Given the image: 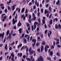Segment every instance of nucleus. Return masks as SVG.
Listing matches in <instances>:
<instances>
[{"instance_id":"f257e3e1","label":"nucleus","mask_w":61,"mask_h":61,"mask_svg":"<svg viewBox=\"0 0 61 61\" xmlns=\"http://www.w3.org/2000/svg\"><path fill=\"white\" fill-rule=\"evenodd\" d=\"M17 14L16 15V16H15V19L13 18L12 19V22L13 24L14 25H15V23H16V22H17V20L16 19L17 18Z\"/></svg>"},{"instance_id":"f03ea898","label":"nucleus","mask_w":61,"mask_h":61,"mask_svg":"<svg viewBox=\"0 0 61 61\" xmlns=\"http://www.w3.org/2000/svg\"><path fill=\"white\" fill-rule=\"evenodd\" d=\"M5 15V14H3L2 15H1L2 18H4L3 19H2L3 22H4V21H5V19L6 18H7V16H6V15ZM4 15H5V16L4 17Z\"/></svg>"},{"instance_id":"7ed1b4c3","label":"nucleus","mask_w":61,"mask_h":61,"mask_svg":"<svg viewBox=\"0 0 61 61\" xmlns=\"http://www.w3.org/2000/svg\"><path fill=\"white\" fill-rule=\"evenodd\" d=\"M32 42H34V44L33 43L32 44L33 47H34L35 46V45H36V39H32Z\"/></svg>"},{"instance_id":"20e7f679","label":"nucleus","mask_w":61,"mask_h":61,"mask_svg":"<svg viewBox=\"0 0 61 61\" xmlns=\"http://www.w3.org/2000/svg\"><path fill=\"white\" fill-rule=\"evenodd\" d=\"M38 61H43L44 59L43 57L41 56H40V57H39L38 59Z\"/></svg>"},{"instance_id":"39448f33","label":"nucleus","mask_w":61,"mask_h":61,"mask_svg":"<svg viewBox=\"0 0 61 61\" xmlns=\"http://www.w3.org/2000/svg\"><path fill=\"white\" fill-rule=\"evenodd\" d=\"M11 33H10L9 34V36L6 38L7 40H8L9 39H10V40H11V39L12 38L11 36Z\"/></svg>"},{"instance_id":"423d86ee","label":"nucleus","mask_w":61,"mask_h":61,"mask_svg":"<svg viewBox=\"0 0 61 61\" xmlns=\"http://www.w3.org/2000/svg\"><path fill=\"white\" fill-rule=\"evenodd\" d=\"M43 20H42V22L43 24H45V20H46V17H43Z\"/></svg>"},{"instance_id":"0eeeda50","label":"nucleus","mask_w":61,"mask_h":61,"mask_svg":"<svg viewBox=\"0 0 61 61\" xmlns=\"http://www.w3.org/2000/svg\"><path fill=\"white\" fill-rule=\"evenodd\" d=\"M21 25L22 23H21L20 22V21L17 24V26H18V27H20V26H21Z\"/></svg>"},{"instance_id":"6e6552de","label":"nucleus","mask_w":61,"mask_h":61,"mask_svg":"<svg viewBox=\"0 0 61 61\" xmlns=\"http://www.w3.org/2000/svg\"><path fill=\"white\" fill-rule=\"evenodd\" d=\"M59 28V29H61V25L60 24L58 25V26L57 27V29H58Z\"/></svg>"},{"instance_id":"1a4fd4ad","label":"nucleus","mask_w":61,"mask_h":61,"mask_svg":"<svg viewBox=\"0 0 61 61\" xmlns=\"http://www.w3.org/2000/svg\"><path fill=\"white\" fill-rule=\"evenodd\" d=\"M16 6V5H13L12 6V10H15V7Z\"/></svg>"},{"instance_id":"9d476101","label":"nucleus","mask_w":61,"mask_h":61,"mask_svg":"<svg viewBox=\"0 0 61 61\" xmlns=\"http://www.w3.org/2000/svg\"><path fill=\"white\" fill-rule=\"evenodd\" d=\"M44 50V46H43V45L41 46V52H43V51Z\"/></svg>"},{"instance_id":"9b49d317","label":"nucleus","mask_w":61,"mask_h":61,"mask_svg":"<svg viewBox=\"0 0 61 61\" xmlns=\"http://www.w3.org/2000/svg\"><path fill=\"white\" fill-rule=\"evenodd\" d=\"M29 52L30 55H32L33 54V53H35V51L33 50H32L31 51Z\"/></svg>"},{"instance_id":"f8f14e48","label":"nucleus","mask_w":61,"mask_h":61,"mask_svg":"<svg viewBox=\"0 0 61 61\" xmlns=\"http://www.w3.org/2000/svg\"><path fill=\"white\" fill-rule=\"evenodd\" d=\"M60 2V0H58L57 1V2H56V4L57 5H60V4H59V3Z\"/></svg>"},{"instance_id":"ddd939ff","label":"nucleus","mask_w":61,"mask_h":61,"mask_svg":"<svg viewBox=\"0 0 61 61\" xmlns=\"http://www.w3.org/2000/svg\"><path fill=\"white\" fill-rule=\"evenodd\" d=\"M22 29L21 28L19 29L18 31H19L20 34H21V33H22Z\"/></svg>"},{"instance_id":"4468645a","label":"nucleus","mask_w":61,"mask_h":61,"mask_svg":"<svg viewBox=\"0 0 61 61\" xmlns=\"http://www.w3.org/2000/svg\"><path fill=\"white\" fill-rule=\"evenodd\" d=\"M49 24L50 25H51L53 24V22L52 21V19H51L50 21H49Z\"/></svg>"},{"instance_id":"2eb2a0df","label":"nucleus","mask_w":61,"mask_h":61,"mask_svg":"<svg viewBox=\"0 0 61 61\" xmlns=\"http://www.w3.org/2000/svg\"><path fill=\"white\" fill-rule=\"evenodd\" d=\"M9 30H8L6 33V35L7 36L8 35H9Z\"/></svg>"},{"instance_id":"dca6fc26","label":"nucleus","mask_w":61,"mask_h":61,"mask_svg":"<svg viewBox=\"0 0 61 61\" xmlns=\"http://www.w3.org/2000/svg\"><path fill=\"white\" fill-rule=\"evenodd\" d=\"M7 44H6L5 45V49H6V50H7Z\"/></svg>"},{"instance_id":"f3484780","label":"nucleus","mask_w":61,"mask_h":61,"mask_svg":"<svg viewBox=\"0 0 61 61\" xmlns=\"http://www.w3.org/2000/svg\"><path fill=\"white\" fill-rule=\"evenodd\" d=\"M25 8H23L21 10V13H24V12L25 11Z\"/></svg>"},{"instance_id":"a211bd4d","label":"nucleus","mask_w":61,"mask_h":61,"mask_svg":"<svg viewBox=\"0 0 61 61\" xmlns=\"http://www.w3.org/2000/svg\"><path fill=\"white\" fill-rule=\"evenodd\" d=\"M59 44V41H57L56 43V45H58V44Z\"/></svg>"},{"instance_id":"6ab92c4d","label":"nucleus","mask_w":61,"mask_h":61,"mask_svg":"<svg viewBox=\"0 0 61 61\" xmlns=\"http://www.w3.org/2000/svg\"><path fill=\"white\" fill-rule=\"evenodd\" d=\"M26 25H27V27H29L30 25V24H29L27 22L26 23Z\"/></svg>"},{"instance_id":"aec40b11","label":"nucleus","mask_w":61,"mask_h":61,"mask_svg":"<svg viewBox=\"0 0 61 61\" xmlns=\"http://www.w3.org/2000/svg\"><path fill=\"white\" fill-rule=\"evenodd\" d=\"M47 59L48 60H49L50 61H51V59L50 57H48L47 58Z\"/></svg>"},{"instance_id":"412c9836","label":"nucleus","mask_w":61,"mask_h":61,"mask_svg":"<svg viewBox=\"0 0 61 61\" xmlns=\"http://www.w3.org/2000/svg\"><path fill=\"white\" fill-rule=\"evenodd\" d=\"M50 56H53V52L51 51V52H50Z\"/></svg>"},{"instance_id":"4be33fe9","label":"nucleus","mask_w":61,"mask_h":61,"mask_svg":"<svg viewBox=\"0 0 61 61\" xmlns=\"http://www.w3.org/2000/svg\"><path fill=\"white\" fill-rule=\"evenodd\" d=\"M25 36V34H24V33H23V34H22L21 35V36L22 37H20V38H23V37H24V36Z\"/></svg>"},{"instance_id":"5701e85b","label":"nucleus","mask_w":61,"mask_h":61,"mask_svg":"<svg viewBox=\"0 0 61 61\" xmlns=\"http://www.w3.org/2000/svg\"><path fill=\"white\" fill-rule=\"evenodd\" d=\"M56 55L58 56H60V54L59 52H57L56 54Z\"/></svg>"},{"instance_id":"b1692460","label":"nucleus","mask_w":61,"mask_h":61,"mask_svg":"<svg viewBox=\"0 0 61 61\" xmlns=\"http://www.w3.org/2000/svg\"><path fill=\"white\" fill-rule=\"evenodd\" d=\"M26 59L27 61H31V59H30L29 58H26Z\"/></svg>"},{"instance_id":"393cba45","label":"nucleus","mask_w":61,"mask_h":61,"mask_svg":"<svg viewBox=\"0 0 61 61\" xmlns=\"http://www.w3.org/2000/svg\"><path fill=\"white\" fill-rule=\"evenodd\" d=\"M49 9L50 12H52V9H51L50 7H49Z\"/></svg>"},{"instance_id":"a878e982","label":"nucleus","mask_w":61,"mask_h":61,"mask_svg":"<svg viewBox=\"0 0 61 61\" xmlns=\"http://www.w3.org/2000/svg\"><path fill=\"white\" fill-rule=\"evenodd\" d=\"M11 56L12 57H14L15 56L14 55V54H13V53H11Z\"/></svg>"},{"instance_id":"bb28decb","label":"nucleus","mask_w":61,"mask_h":61,"mask_svg":"<svg viewBox=\"0 0 61 61\" xmlns=\"http://www.w3.org/2000/svg\"><path fill=\"white\" fill-rule=\"evenodd\" d=\"M24 43H26L27 41V40H26V39L25 38H24Z\"/></svg>"},{"instance_id":"cd10ccee","label":"nucleus","mask_w":61,"mask_h":61,"mask_svg":"<svg viewBox=\"0 0 61 61\" xmlns=\"http://www.w3.org/2000/svg\"><path fill=\"white\" fill-rule=\"evenodd\" d=\"M42 45H45L46 44H45V41H43L42 42V43L41 44Z\"/></svg>"},{"instance_id":"c85d7f7f","label":"nucleus","mask_w":61,"mask_h":61,"mask_svg":"<svg viewBox=\"0 0 61 61\" xmlns=\"http://www.w3.org/2000/svg\"><path fill=\"white\" fill-rule=\"evenodd\" d=\"M44 50H45V52H47V51L48 50V49L47 48H45Z\"/></svg>"},{"instance_id":"c756f323","label":"nucleus","mask_w":61,"mask_h":61,"mask_svg":"<svg viewBox=\"0 0 61 61\" xmlns=\"http://www.w3.org/2000/svg\"><path fill=\"white\" fill-rule=\"evenodd\" d=\"M53 48L54 49V45H52L51 47V49H52Z\"/></svg>"},{"instance_id":"7c9ffc66","label":"nucleus","mask_w":61,"mask_h":61,"mask_svg":"<svg viewBox=\"0 0 61 61\" xmlns=\"http://www.w3.org/2000/svg\"><path fill=\"white\" fill-rule=\"evenodd\" d=\"M29 38H30V36H29L27 38V42H29Z\"/></svg>"},{"instance_id":"2f4dec72","label":"nucleus","mask_w":61,"mask_h":61,"mask_svg":"<svg viewBox=\"0 0 61 61\" xmlns=\"http://www.w3.org/2000/svg\"><path fill=\"white\" fill-rule=\"evenodd\" d=\"M16 13V11H15L13 13V16H14V15H15V13Z\"/></svg>"},{"instance_id":"473e14b6","label":"nucleus","mask_w":61,"mask_h":61,"mask_svg":"<svg viewBox=\"0 0 61 61\" xmlns=\"http://www.w3.org/2000/svg\"><path fill=\"white\" fill-rule=\"evenodd\" d=\"M8 12L7 11V9H5V13H7Z\"/></svg>"},{"instance_id":"72a5a7b5","label":"nucleus","mask_w":61,"mask_h":61,"mask_svg":"<svg viewBox=\"0 0 61 61\" xmlns=\"http://www.w3.org/2000/svg\"><path fill=\"white\" fill-rule=\"evenodd\" d=\"M54 40H55L56 41H58L59 40V39H58L57 38H54Z\"/></svg>"},{"instance_id":"f704fd0d","label":"nucleus","mask_w":61,"mask_h":61,"mask_svg":"<svg viewBox=\"0 0 61 61\" xmlns=\"http://www.w3.org/2000/svg\"><path fill=\"white\" fill-rule=\"evenodd\" d=\"M32 50V49L31 48V47H30L29 49V52H30L31 51V50Z\"/></svg>"},{"instance_id":"c9c22d12","label":"nucleus","mask_w":61,"mask_h":61,"mask_svg":"<svg viewBox=\"0 0 61 61\" xmlns=\"http://www.w3.org/2000/svg\"><path fill=\"white\" fill-rule=\"evenodd\" d=\"M38 21L40 23H41V20H40V18H39L38 20Z\"/></svg>"},{"instance_id":"e433bc0d","label":"nucleus","mask_w":61,"mask_h":61,"mask_svg":"<svg viewBox=\"0 0 61 61\" xmlns=\"http://www.w3.org/2000/svg\"><path fill=\"white\" fill-rule=\"evenodd\" d=\"M37 51L39 52H40V49H37Z\"/></svg>"},{"instance_id":"4c0bfd02","label":"nucleus","mask_w":61,"mask_h":61,"mask_svg":"<svg viewBox=\"0 0 61 61\" xmlns=\"http://www.w3.org/2000/svg\"><path fill=\"white\" fill-rule=\"evenodd\" d=\"M55 27L56 29H57V25L56 24L55 25Z\"/></svg>"},{"instance_id":"58836bf2","label":"nucleus","mask_w":61,"mask_h":61,"mask_svg":"<svg viewBox=\"0 0 61 61\" xmlns=\"http://www.w3.org/2000/svg\"><path fill=\"white\" fill-rule=\"evenodd\" d=\"M33 20L35 21L36 20V16H34L33 17Z\"/></svg>"},{"instance_id":"ea45409f","label":"nucleus","mask_w":61,"mask_h":61,"mask_svg":"<svg viewBox=\"0 0 61 61\" xmlns=\"http://www.w3.org/2000/svg\"><path fill=\"white\" fill-rule=\"evenodd\" d=\"M1 9H2V10H4V9H5V7H4V6H2L1 7Z\"/></svg>"},{"instance_id":"a19ab883","label":"nucleus","mask_w":61,"mask_h":61,"mask_svg":"<svg viewBox=\"0 0 61 61\" xmlns=\"http://www.w3.org/2000/svg\"><path fill=\"white\" fill-rule=\"evenodd\" d=\"M39 43H37L36 44V46H39Z\"/></svg>"},{"instance_id":"79ce46f5","label":"nucleus","mask_w":61,"mask_h":61,"mask_svg":"<svg viewBox=\"0 0 61 61\" xmlns=\"http://www.w3.org/2000/svg\"><path fill=\"white\" fill-rule=\"evenodd\" d=\"M31 28H32V31H34V27H33V26H31Z\"/></svg>"},{"instance_id":"37998d69","label":"nucleus","mask_w":61,"mask_h":61,"mask_svg":"<svg viewBox=\"0 0 61 61\" xmlns=\"http://www.w3.org/2000/svg\"><path fill=\"white\" fill-rule=\"evenodd\" d=\"M28 12V10H27V9H26V11L25 12V14H26V13H27Z\"/></svg>"},{"instance_id":"c03bdc74","label":"nucleus","mask_w":61,"mask_h":61,"mask_svg":"<svg viewBox=\"0 0 61 61\" xmlns=\"http://www.w3.org/2000/svg\"><path fill=\"white\" fill-rule=\"evenodd\" d=\"M47 32V30H45V34H46V33Z\"/></svg>"},{"instance_id":"a18cd8bd","label":"nucleus","mask_w":61,"mask_h":61,"mask_svg":"<svg viewBox=\"0 0 61 61\" xmlns=\"http://www.w3.org/2000/svg\"><path fill=\"white\" fill-rule=\"evenodd\" d=\"M57 47L58 48H59L60 47H61V46L60 45H57Z\"/></svg>"},{"instance_id":"49530a36","label":"nucleus","mask_w":61,"mask_h":61,"mask_svg":"<svg viewBox=\"0 0 61 61\" xmlns=\"http://www.w3.org/2000/svg\"><path fill=\"white\" fill-rule=\"evenodd\" d=\"M28 21L30 24H31V20H28Z\"/></svg>"},{"instance_id":"de8ad7c7","label":"nucleus","mask_w":61,"mask_h":61,"mask_svg":"<svg viewBox=\"0 0 61 61\" xmlns=\"http://www.w3.org/2000/svg\"><path fill=\"white\" fill-rule=\"evenodd\" d=\"M53 45L54 46H56V42H55V41L53 42Z\"/></svg>"},{"instance_id":"09e8293b","label":"nucleus","mask_w":61,"mask_h":61,"mask_svg":"<svg viewBox=\"0 0 61 61\" xmlns=\"http://www.w3.org/2000/svg\"><path fill=\"white\" fill-rule=\"evenodd\" d=\"M29 20L31 19V15H30L29 16Z\"/></svg>"},{"instance_id":"8fccbe9b","label":"nucleus","mask_w":61,"mask_h":61,"mask_svg":"<svg viewBox=\"0 0 61 61\" xmlns=\"http://www.w3.org/2000/svg\"><path fill=\"white\" fill-rule=\"evenodd\" d=\"M5 40H6V37L5 38L4 40L3 41L4 43H5Z\"/></svg>"},{"instance_id":"3c124183","label":"nucleus","mask_w":61,"mask_h":61,"mask_svg":"<svg viewBox=\"0 0 61 61\" xmlns=\"http://www.w3.org/2000/svg\"><path fill=\"white\" fill-rule=\"evenodd\" d=\"M32 4V3L31 2H30V3H29V5H31Z\"/></svg>"},{"instance_id":"603ef678","label":"nucleus","mask_w":61,"mask_h":61,"mask_svg":"<svg viewBox=\"0 0 61 61\" xmlns=\"http://www.w3.org/2000/svg\"><path fill=\"white\" fill-rule=\"evenodd\" d=\"M32 38H33V37L31 36L30 37V41H31V40H32Z\"/></svg>"},{"instance_id":"864d4df0","label":"nucleus","mask_w":61,"mask_h":61,"mask_svg":"<svg viewBox=\"0 0 61 61\" xmlns=\"http://www.w3.org/2000/svg\"><path fill=\"white\" fill-rule=\"evenodd\" d=\"M24 15H21V18H23V17H24Z\"/></svg>"},{"instance_id":"5fc2aeb1","label":"nucleus","mask_w":61,"mask_h":61,"mask_svg":"<svg viewBox=\"0 0 61 61\" xmlns=\"http://www.w3.org/2000/svg\"><path fill=\"white\" fill-rule=\"evenodd\" d=\"M41 37L42 38H43L44 37H43V35L42 34L41 35Z\"/></svg>"},{"instance_id":"6e6d98bb","label":"nucleus","mask_w":61,"mask_h":61,"mask_svg":"<svg viewBox=\"0 0 61 61\" xmlns=\"http://www.w3.org/2000/svg\"><path fill=\"white\" fill-rule=\"evenodd\" d=\"M51 16H52V15H51V14L49 17V18H50V19L51 18Z\"/></svg>"},{"instance_id":"4d7b16f0","label":"nucleus","mask_w":61,"mask_h":61,"mask_svg":"<svg viewBox=\"0 0 61 61\" xmlns=\"http://www.w3.org/2000/svg\"><path fill=\"white\" fill-rule=\"evenodd\" d=\"M8 10H10V8L9 6H8Z\"/></svg>"},{"instance_id":"13d9d810","label":"nucleus","mask_w":61,"mask_h":61,"mask_svg":"<svg viewBox=\"0 0 61 61\" xmlns=\"http://www.w3.org/2000/svg\"><path fill=\"white\" fill-rule=\"evenodd\" d=\"M26 57V56H25V55H24L23 56V58H25Z\"/></svg>"},{"instance_id":"bf43d9fd","label":"nucleus","mask_w":61,"mask_h":61,"mask_svg":"<svg viewBox=\"0 0 61 61\" xmlns=\"http://www.w3.org/2000/svg\"><path fill=\"white\" fill-rule=\"evenodd\" d=\"M23 19L24 20H25V16H24L23 17Z\"/></svg>"},{"instance_id":"052dcab7","label":"nucleus","mask_w":61,"mask_h":61,"mask_svg":"<svg viewBox=\"0 0 61 61\" xmlns=\"http://www.w3.org/2000/svg\"><path fill=\"white\" fill-rule=\"evenodd\" d=\"M16 28V26H14L13 27V29H15Z\"/></svg>"},{"instance_id":"680f3d73","label":"nucleus","mask_w":61,"mask_h":61,"mask_svg":"<svg viewBox=\"0 0 61 61\" xmlns=\"http://www.w3.org/2000/svg\"><path fill=\"white\" fill-rule=\"evenodd\" d=\"M42 4H41L40 5V7H42Z\"/></svg>"},{"instance_id":"e2e57ef3","label":"nucleus","mask_w":61,"mask_h":61,"mask_svg":"<svg viewBox=\"0 0 61 61\" xmlns=\"http://www.w3.org/2000/svg\"><path fill=\"white\" fill-rule=\"evenodd\" d=\"M15 35H16V34L15 33H14L13 34L12 36H15Z\"/></svg>"},{"instance_id":"0e129e2a","label":"nucleus","mask_w":61,"mask_h":61,"mask_svg":"<svg viewBox=\"0 0 61 61\" xmlns=\"http://www.w3.org/2000/svg\"><path fill=\"white\" fill-rule=\"evenodd\" d=\"M28 36V35H26L25 36V37H27V36Z\"/></svg>"},{"instance_id":"69168bd1","label":"nucleus","mask_w":61,"mask_h":61,"mask_svg":"<svg viewBox=\"0 0 61 61\" xmlns=\"http://www.w3.org/2000/svg\"><path fill=\"white\" fill-rule=\"evenodd\" d=\"M26 32L27 34H29V32H28V30H26Z\"/></svg>"},{"instance_id":"338daca9","label":"nucleus","mask_w":61,"mask_h":61,"mask_svg":"<svg viewBox=\"0 0 61 61\" xmlns=\"http://www.w3.org/2000/svg\"><path fill=\"white\" fill-rule=\"evenodd\" d=\"M9 50H12V47H10L9 48Z\"/></svg>"},{"instance_id":"774afa93","label":"nucleus","mask_w":61,"mask_h":61,"mask_svg":"<svg viewBox=\"0 0 61 61\" xmlns=\"http://www.w3.org/2000/svg\"><path fill=\"white\" fill-rule=\"evenodd\" d=\"M39 32H38L36 34V36H38V35H39Z\"/></svg>"}]
</instances>
